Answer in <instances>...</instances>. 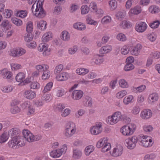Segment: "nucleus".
<instances>
[{"label": "nucleus", "mask_w": 160, "mask_h": 160, "mask_svg": "<svg viewBox=\"0 0 160 160\" xmlns=\"http://www.w3.org/2000/svg\"><path fill=\"white\" fill-rule=\"evenodd\" d=\"M137 142L138 139L137 136H133L126 139L124 143L128 148L132 149L135 147Z\"/></svg>", "instance_id": "20e7f679"}, {"label": "nucleus", "mask_w": 160, "mask_h": 160, "mask_svg": "<svg viewBox=\"0 0 160 160\" xmlns=\"http://www.w3.org/2000/svg\"><path fill=\"white\" fill-rule=\"evenodd\" d=\"M142 46L140 44H138L131 51L132 54L134 55H138L142 48Z\"/></svg>", "instance_id": "2eb2a0df"}, {"label": "nucleus", "mask_w": 160, "mask_h": 160, "mask_svg": "<svg viewBox=\"0 0 160 160\" xmlns=\"http://www.w3.org/2000/svg\"><path fill=\"white\" fill-rule=\"evenodd\" d=\"M83 94V92L81 90H74L72 93V97L75 100H79L82 97Z\"/></svg>", "instance_id": "f8f14e48"}, {"label": "nucleus", "mask_w": 160, "mask_h": 160, "mask_svg": "<svg viewBox=\"0 0 160 160\" xmlns=\"http://www.w3.org/2000/svg\"><path fill=\"white\" fill-rule=\"evenodd\" d=\"M111 20V17L109 16H106L104 17L101 20L102 23L105 24L109 22Z\"/></svg>", "instance_id": "603ef678"}, {"label": "nucleus", "mask_w": 160, "mask_h": 160, "mask_svg": "<svg viewBox=\"0 0 160 160\" xmlns=\"http://www.w3.org/2000/svg\"><path fill=\"white\" fill-rule=\"evenodd\" d=\"M13 89V86H10L2 87V90L3 92H11Z\"/></svg>", "instance_id": "680f3d73"}, {"label": "nucleus", "mask_w": 160, "mask_h": 160, "mask_svg": "<svg viewBox=\"0 0 160 160\" xmlns=\"http://www.w3.org/2000/svg\"><path fill=\"white\" fill-rule=\"evenodd\" d=\"M102 130V124L99 123L91 128L90 131L92 134L97 135L101 133Z\"/></svg>", "instance_id": "39448f33"}, {"label": "nucleus", "mask_w": 160, "mask_h": 160, "mask_svg": "<svg viewBox=\"0 0 160 160\" xmlns=\"http://www.w3.org/2000/svg\"><path fill=\"white\" fill-rule=\"evenodd\" d=\"M126 12L124 10H121L118 12L116 14V16L117 19L121 20L126 15Z\"/></svg>", "instance_id": "c756f323"}, {"label": "nucleus", "mask_w": 160, "mask_h": 160, "mask_svg": "<svg viewBox=\"0 0 160 160\" xmlns=\"http://www.w3.org/2000/svg\"><path fill=\"white\" fill-rule=\"evenodd\" d=\"M12 140L8 142L9 147L12 148H14L15 146H17V140L20 138V136L17 137V138H12Z\"/></svg>", "instance_id": "a878e982"}, {"label": "nucleus", "mask_w": 160, "mask_h": 160, "mask_svg": "<svg viewBox=\"0 0 160 160\" xmlns=\"http://www.w3.org/2000/svg\"><path fill=\"white\" fill-rule=\"evenodd\" d=\"M137 138L138 139V142L139 143V142H142L143 141H147V138H148V137L147 136H143L142 137L141 136H137Z\"/></svg>", "instance_id": "69168bd1"}, {"label": "nucleus", "mask_w": 160, "mask_h": 160, "mask_svg": "<svg viewBox=\"0 0 160 160\" xmlns=\"http://www.w3.org/2000/svg\"><path fill=\"white\" fill-rule=\"evenodd\" d=\"M112 50V48L110 45H106L102 47L100 49L99 52L102 54L110 52Z\"/></svg>", "instance_id": "412c9836"}, {"label": "nucleus", "mask_w": 160, "mask_h": 160, "mask_svg": "<svg viewBox=\"0 0 160 160\" xmlns=\"http://www.w3.org/2000/svg\"><path fill=\"white\" fill-rule=\"evenodd\" d=\"M109 5L112 10L115 9L117 7V2L115 0H111L109 2Z\"/></svg>", "instance_id": "ea45409f"}, {"label": "nucleus", "mask_w": 160, "mask_h": 160, "mask_svg": "<svg viewBox=\"0 0 160 160\" xmlns=\"http://www.w3.org/2000/svg\"><path fill=\"white\" fill-rule=\"evenodd\" d=\"M16 16L21 18H25L27 14V12L26 10H19L17 11Z\"/></svg>", "instance_id": "72a5a7b5"}, {"label": "nucleus", "mask_w": 160, "mask_h": 160, "mask_svg": "<svg viewBox=\"0 0 160 160\" xmlns=\"http://www.w3.org/2000/svg\"><path fill=\"white\" fill-rule=\"evenodd\" d=\"M26 30L27 32H31L32 31L33 26L32 23L31 22H29L27 23Z\"/></svg>", "instance_id": "5fc2aeb1"}, {"label": "nucleus", "mask_w": 160, "mask_h": 160, "mask_svg": "<svg viewBox=\"0 0 160 160\" xmlns=\"http://www.w3.org/2000/svg\"><path fill=\"white\" fill-rule=\"evenodd\" d=\"M63 67L62 65L59 64L56 66L54 70V73L57 75L61 73V72L63 69Z\"/></svg>", "instance_id": "58836bf2"}, {"label": "nucleus", "mask_w": 160, "mask_h": 160, "mask_svg": "<svg viewBox=\"0 0 160 160\" xmlns=\"http://www.w3.org/2000/svg\"><path fill=\"white\" fill-rule=\"evenodd\" d=\"M111 148V144L108 143L107 141L102 148L101 151L103 152H106L110 150Z\"/></svg>", "instance_id": "c9c22d12"}, {"label": "nucleus", "mask_w": 160, "mask_h": 160, "mask_svg": "<svg viewBox=\"0 0 160 160\" xmlns=\"http://www.w3.org/2000/svg\"><path fill=\"white\" fill-rule=\"evenodd\" d=\"M24 97L28 99H32L36 96V93L30 90H26L24 93Z\"/></svg>", "instance_id": "9b49d317"}, {"label": "nucleus", "mask_w": 160, "mask_h": 160, "mask_svg": "<svg viewBox=\"0 0 160 160\" xmlns=\"http://www.w3.org/2000/svg\"><path fill=\"white\" fill-rule=\"evenodd\" d=\"M94 150L93 147L91 145L87 147L85 149L86 154L89 155Z\"/></svg>", "instance_id": "13d9d810"}, {"label": "nucleus", "mask_w": 160, "mask_h": 160, "mask_svg": "<svg viewBox=\"0 0 160 160\" xmlns=\"http://www.w3.org/2000/svg\"><path fill=\"white\" fill-rule=\"evenodd\" d=\"M149 11L152 13H156L160 11L159 8L155 5L151 6L149 8Z\"/></svg>", "instance_id": "7c9ffc66"}, {"label": "nucleus", "mask_w": 160, "mask_h": 160, "mask_svg": "<svg viewBox=\"0 0 160 160\" xmlns=\"http://www.w3.org/2000/svg\"><path fill=\"white\" fill-rule=\"evenodd\" d=\"M17 57H19L24 54L26 52L25 50L24 49L22 48H19L17 49Z\"/></svg>", "instance_id": "e2e57ef3"}, {"label": "nucleus", "mask_w": 160, "mask_h": 160, "mask_svg": "<svg viewBox=\"0 0 160 160\" xmlns=\"http://www.w3.org/2000/svg\"><path fill=\"white\" fill-rule=\"evenodd\" d=\"M1 26L2 28H3L4 29V30H3V29L2 30L4 31L5 29V31L6 32V31L9 30L11 28L12 25L8 20H4L2 22Z\"/></svg>", "instance_id": "aec40b11"}, {"label": "nucleus", "mask_w": 160, "mask_h": 160, "mask_svg": "<svg viewBox=\"0 0 160 160\" xmlns=\"http://www.w3.org/2000/svg\"><path fill=\"white\" fill-rule=\"evenodd\" d=\"M47 22L45 21H41L38 23L37 26L38 29L41 30H44L46 29Z\"/></svg>", "instance_id": "f704fd0d"}, {"label": "nucleus", "mask_w": 160, "mask_h": 160, "mask_svg": "<svg viewBox=\"0 0 160 160\" xmlns=\"http://www.w3.org/2000/svg\"><path fill=\"white\" fill-rule=\"evenodd\" d=\"M33 37L31 32H27L25 36L24 39L25 41L29 42L32 40Z\"/></svg>", "instance_id": "49530a36"}, {"label": "nucleus", "mask_w": 160, "mask_h": 160, "mask_svg": "<svg viewBox=\"0 0 160 160\" xmlns=\"http://www.w3.org/2000/svg\"><path fill=\"white\" fill-rule=\"evenodd\" d=\"M73 27L74 28L80 31L84 30L86 28L85 24L81 22H77L74 23Z\"/></svg>", "instance_id": "6ab92c4d"}, {"label": "nucleus", "mask_w": 160, "mask_h": 160, "mask_svg": "<svg viewBox=\"0 0 160 160\" xmlns=\"http://www.w3.org/2000/svg\"><path fill=\"white\" fill-rule=\"evenodd\" d=\"M133 98L132 96H129L127 98L125 97L124 98L123 100V102L125 104L128 105L129 103H131Z\"/></svg>", "instance_id": "a19ab883"}, {"label": "nucleus", "mask_w": 160, "mask_h": 160, "mask_svg": "<svg viewBox=\"0 0 160 160\" xmlns=\"http://www.w3.org/2000/svg\"><path fill=\"white\" fill-rule=\"evenodd\" d=\"M61 38L63 41H68L70 38V33L66 31H64L61 33Z\"/></svg>", "instance_id": "b1692460"}, {"label": "nucleus", "mask_w": 160, "mask_h": 160, "mask_svg": "<svg viewBox=\"0 0 160 160\" xmlns=\"http://www.w3.org/2000/svg\"><path fill=\"white\" fill-rule=\"evenodd\" d=\"M158 98V94L155 93L151 94L149 95L148 98L149 103L151 104L152 103L157 101Z\"/></svg>", "instance_id": "4be33fe9"}, {"label": "nucleus", "mask_w": 160, "mask_h": 160, "mask_svg": "<svg viewBox=\"0 0 160 160\" xmlns=\"http://www.w3.org/2000/svg\"><path fill=\"white\" fill-rule=\"evenodd\" d=\"M9 137L7 132L3 133L0 136V143H2L6 142Z\"/></svg>", "instance_id": "2f4dec72"}, {"label": "nucleus", "mask_w": 160, "mask_h": 160, "mask_svg": "<svg viewBox=\"0 0 160 160\" xmlns=\"http://www.w3.org/2000/svg\"><path fill=\"white\" fill-rule=\"evenodd\" d=\"M22 133L23 137L28 142H33L34 135L29 131L27 130H23Z\"/></svg>", "instance_id": "1a4fd4ad"}, {"label": "nucleus", "mask_w": 160, "mask_h": 160, "mask_svg": "<svg viewBox=\"0 0 160 160\" xmlns=\"http://www.w3.org/2000/svg\"><path fill=\"white\" fill-rule=\"evenodd\" d=\"M120 86L122 88H127L128 87L127 82L124 79H121L119 82Z\"/></svg>", "instance_id": "79ce46f5"}, {"label": "nucleus", "mask_w": 160, "mask_h": 160, "mask_svg": "<svg viewBox=\"0 0 160 160\" xmlns=\"http://www.w3.org/2000/svg\"><path fill=\"white\" fill-rule=\"evenodd\" d=\"M120 132L124 135H131L133 134V132L130 130L127 125L123 126L121 128Z\"/></svg>", "instance_id": "4468645a"}, {"label": "nucleus", "mask_w": 160, "mask_h": 160, "mask_svg": "<svg viewBox=\"0 0 160 160\" xmlns=\"http://www.w3.org/2000/svg\"><path fill=\"white\" fill-rule=\"evenodd\" d=\"M69 77L68 74L66 72H62L57 75L56 78L58 81H63L67 80Z\"/></svg>", "instance_id": "dca6fc26"}, {"label": "nucleus", "mask_w": 160, "mask_h": 160, "mask_svg": "<svg viewBox=\"0 0 160 160\" xmlns=\"http://www.w3.org/2000/svg\"><path fill=\"white\" fill-rule=\"evenodd\" d=\"M116 38L118 40L122 42L125 41L127 39L125 35L122 33L118 34Z\"/></svg>", "instance_id": "37998d69"}, {"label": "nucleus", "mask_w": 160, "mask_h": 160, "mask_svg": "<svg viewBox=\"0 0 160 160\" xmlns=\"http://www.w3.org/2000/svg\"><path fill=\"white\" fill-rule=\"evenodd\" d=\"M52 38V33L51 32H49L44 34L42 36V39L44 42H46Z\"/></svg>", "instance_id": "cd10ccee"}, {"label": "nucleus", "mask_w": 160, "mask_h": 160, "mask_svg": "<svg viewBox=\"0 0 160 160\" xmlns=\"http://www.w3.org/2000/svg\"><path fill=\"white\" fill-rule=\"evenodd\" d=\"M0 74H2L3 78L7 79H10L12 76V73L6 69H3L0 71Z\"/></svg>", "instance_id": "a211bd4d"}, {"label": "nucleus", "mask_w": 160, "mask_h": 160, "mask_svg": "<svg viewBox=\"0 0 160 160\" xmlns=\"http://www.w3.org/2000/svg\"><path fill=\"white\" fill-rule=\"evenodd\" d=\"M81 10L82 14H84L88 13L89 11V8L87 5H84L82 6Z\"/></svg>", "instance_id": "bf43d9fd"}, {"label": "nucleus", "mask_w": 160, "mask_h": 160, "mask_svg": "<svg viewBox=\"0 0 160 160\" xmlns=\"http://www.w3.org/2000/svg\"><path fill=\"white\" fill-rule=\"evenodd\" d=\"M107 141V138H103V139H101L97 143L96 146L98 148H100L103 146L105 143Z\"/></svg>", "instance_id": "e433bc0d"}, {"label": "nucleus", "mask_w": 160, "mask_h": 160, "mask_svg": "<svg viewBox=\"0 0 160 160\" xmlns=\"http://www.w3.org/2000/svg\"><path fill=\"white\" fill-rule=\"evenodd\" d=\"M76 72L79 75H84L89 72V70L84 68H78Z\"/></svg>", "instance_id": "473e14b6"}, {"label": "nucleus", "mask_w": 160, "mask_h": 160, "mask_svg": "<svg viewBox=\"0 0 160 160\" xmlns=\"http://www.w3.org/2000/svg\"><path fill=\"white\" fill-rule=\"evenodd\" d=\"M12 22L17 26H21L22 24V21L17 18H12Z\"/></svg>", "instance_id": "4c0bfd02"}, {"label": "nucleus", "mask_w": 160, "mask_h": 160, "mask_svg": "<svg viewBox=\"0 0 160 160\" xmlns=\"http://www.w3.org/2000/svg\"><path fill=\"white\" fill-rule=\"evenodd\" d=\"M160 23V22L159 21H154L153 23L151 24L150 26L152 28H157Z\"/></svg>", "instance_id": "774afa93"}, {"label": "nucleus", "mask_w": 160, "mask_h": 160, "mask_svg": "<svg viewBox=\"0 0 160 160\" xmlns=\"http://www.w3.org/2000/svg\"><path fill=\"white\" fill-rule=\"evenodd\" d=\"M82 154L81 152L78 150H75L73 151V157L75 158H78L80 157Z\"/></svg>", "instance_id": "864d4df0"}, {"label": "nucleus", "mask_w": 160, "mask_h": 160, "mask_svg": "<svg viewBox=\"0 0 160 160\" xmlns=\"http://www.w3.org/2000/svg\"><path fill=\"white\" fill-rule=\"evenodd\" d=\"M71 112V110L69 108H66L61 112V115L62 117H66Z\"/></svg>", "instance_id": "4d7b16f0"}, {"label": "nucleus", "mask_w": 160, "mask_h": 160, "mask_svg": "<svg viewBox=\"0 0 160 160\" xmlns=\"http://www.w3.org/2000/svg\"><path fill=\"white\" fill-rule=\"evenodd\" d=\"M35 68L40 73L43 72L44 70H47L49 68V66L46 64H42L36 66Z\"/></svg>", "instance_id": "5701e85b"}, {"label": "nucleus", "mask_w": 160, "mask_h": 160, "mask_svg": "<svg viewBox=\"0 0 160 160\" xmlns=\"http://www.w3.org/2000/svg\"><path fill=\"white\" fill-rule=\"evenodd\" d=\"M141 12L140 8L136 6L131 9L129 12L134 14H138L139 13Z\"/></svg>", "instance_id": "c03bdc74"}, {"label": "nucleus", "mask_w": 160, "mask_h": 160, "mask_svg": "<svg viewBox=\"0 0 160 160\" xmlns=\"http://www.w3.org/2000/svg\"><path fill=\"white\" fill-rule=\"evenodd\" d=\"M152 113L151 110L149 109L144 110L141 112V117L145 119H148L152 116Z\"/></svg>", "instance_id": "ddd939ff"}, {"label": "nucleus", "mask_w": 160, "mask_h": 160, "mask_svg": "<svg viewBox=\"0 0 160 160\" xmlns=\"http://www.w3.org/2000/svg\"><path fill=\"white\" fill-rule=\"evenodd\" d=\"M130 49L129 47L124 46L121 49V52L124 55L128 54L130 51Z\"/></svg>", "instance_id": "052dcab7"}, {"label": "nucleus", "mask_w": 160, "mask_h": 160, "mask_svg": "<svg viewBox=\"0 0 160 160\" xmlns=\"http://www.w3.org/2000/svg\"><path fill=\"white\" fill-rule=\"evenodd\" d=\"M147 26V25L145 22H141L136 25L135 29L138 32H142L146 30Z\"/></svg>", "instance_id": "9d476101"}, {"label": "nucleus", "mask_w": 160, "mask_h": 160, "mask_svg": "<svg viewBox=\"0 0 160 160\" xmlns=\"http://www.w3.org/2000/svg\"><path fill=\"white\" fill-rule=\"evenodd\" d=\"M134 68V65L131 63L126 64L124 67V70L126 71L132 70Z\"/></svg>", "instance_id": "de8ad7c7"}, {"label": "nucleus", "mask_w": 160, "mask_h": 160, "mask_svg": "<svg viewBox=\"0 0 160 160\" xmlns=\"http://www.w3.org/2000/svg\"><path fill=\"white\" fill-rule=\"evenodd\" d=\"M20 130L17 128H13L10 130L8 133L9 137L11 138H17V137L20 136Z\"/></svg>", "instance_id": "6e6552de"}, {"label": "nucleus", "mask_w": 160, "mask_h": 160, "mask_svg": "<svg viewBox=\"0 0 160 160\" xmlns=\"http://www.w3.org/2000/svg\"><path fill=\"white\" fill-rule=\"evenodd\" d=\"M61 153L58 149L54 150L50 153V156L54 158L60 157Z\"/></svg>", "instance_id": "bb28decb"}, {"label": "nucleus", "mask_w": 160, "mask_h": 160, "mask_svg": "<svg viewBox=\"0 0 160 160\" xmlns=\"http://www.w3.org/2000/svg\"><path fill=\"white\" fill-rule=\"evenodd\" d=\"M48 45L46 43H40L38 47V50L40 52L43 51V54L45 56H48L50 54V49L48 48Z\"/></svg>", "instance_id": "423d86ee"}, {"label": "nucleus", "mask_w": 160, "mask_h": 160, "mask_svg": "<svg viewBox=\"0 0 160 160\" xmlns=\"http://www.w3.org/2000/svg\"><path fill=\"white\" fill-rule=\"evenodd\" d=\"M50 75V72L47 70H44L43 72V74L42 76V78L44 80H46L48 78Z\"/></svg>", "instance_id": "09e8293b"}, {"label": "nucleus", "mask_w": 160, "mask_h": 160, "mask_svg": "<svg viewBox=\"0 0 160 160\" xmlns=\"http://www.w3.org/2000/svg\"><path fill=\"white\" fill-rule=\"evenodd\" d=\"M43 0H36L32 7L33 14L39 18H42L46 15V12L43 8Z\"/></svg>", "instance_id": "f257e3e1"}, {"label": "nucleus", "mask_w": 160, "mask_h": 160, "mask_svg": "<svg viewBox=\"0 0 160 160\" xmlns=\"http://www.w3.org/2000/svg\"><path fill=\"white\" fill-rule=\"evenodd\" d=\"M156 156L155 154H147L144 157L145 160H152Z\"/></svg>", "instance_id": "338daca9"}, {"label": "nucleus", "mask_w": 160, "mask_h": 160, "mask_svg": "<svg viewBox=\"0 0 160 160\" xmlns=\"http://www.w3.org/2000/svg\"><path fill=\"white\" fill-rule=\"evenodd\" d=\"M123 148L121 145H118L115 148L112 154V156L118 157L121 156L123 152Z\"/></svg>", "instance_id": "0eeeda50"}, {"label": "nucleus", "mask_w": 160, "mask_h": 160, "mask_svg": "<svg viewBox=\"0 0 160 160\" xmlns=\"http://www.w3.org/2000/svg\"><path fill=\"white\" fill-rule=\"evenodd\" d=\"M20 109L17 106H13L10 109L11 112L13 114H16L19 112Z\"/></svg>", "instance_id": "3c124183"}, {"label": "nucleus", "mask_w": 160, "mask_h": 160, "mask_svg": "<svg viewBox=\"0 0 160 160\" xmlns=\"http://www.w3.org/2000/svg\"><path fill=\"white\" fill-rule=\"evenodd\" d=\"M127 117L122 116L121 112H115L111 116H109L106 119V122L109 124L113 125L117 123L120 120H124Z\"/></svg>", "instance_id": "f03ea898"}, {"label": "nucleus", "mask_w": 160, "mask_h": 160, "mask_svg": "<svg viewBox=\"0 0 160 160\" xmlns=\"http://www.w3.org/2000/svg\"><path fill=\"white\" fill-rule=\"evenodd\" d=\"M102 56V55H100L98 54L95 55L92 59V62L96 64H100L103 62Z\"/></svg>", "instance_id": "f3484780"}, {"label": "nucleus", "mask_w": 160, "mask_h": 160, "mask_svg": "<svg viewBox=\"0 0 160 160\" xmlns=\"http://www.w3.org/2000/svg\"><path fill=\"white\" fill-rule=\"evenodd\" d=\"M153 142L151 139H147V141H143L142 142L139 143V145L145 147H148L152 146Z\"/></svg>", "instance_id": "393cba45"}, {"label": "nucleus", "mask_w": 160, "mask_h": 160, "mask_svg": "<svg viewBox=\"0 0 160 160\" xmlns=\"http://www.w3.org/2000/svg\"><path fill=\"white\" fill-rule=\"evenodd\" d=\"M55 110L58 111H62L65 108V106L62 104L60 103L56 105L54 107Z\"/></svg>", "instance_id": "8fccbe9b"}, {"label": "nucleus", "mask_w": 160, "mask_h": 160, "mask_svg": "<svg viewBox=\"0 0 160 160\" xmlns=\"http://www.w3.org/2000/svg\"><path fill=\"white\" fill-rule=\"evenodd\" d=\"M40 85L37 82H32L30 84V87L31 89H35L39 87Z\"/></svg>", "instance_id": "0e129e2a"}, {"label": "nucleus", "mask_w": 160, "mask_h": 160, "mask_svg": "<svg viewBox=\"0 0 160 160\" xmlns=\"http://www.w3.org/2000/svg\"><path fill=\"white\" fill-rule=\"evenodd\" d=\"M25 78L24 73L19 72L18 73L16 77V80L18 82H22L24 79Z\"/></svg>", "instance_id": "c85d7f7f"}, {"label": "nucleus", "mask_w": 160, "mask_h": 160, "mask_svg": "<svg viewBox=\"0 0 160 160\" xmlns=\"http://www.w3.org/2000/svg\"><path fill=\"white\" fill-rule=\"evenodd\" d=\"M126 93L127 92L125 90H122L117 93L116 96L118 98H122L126 95Z\"/></svg>", "instance_id": "6e6d98bb"}, {"label": "nucleus", "mask_w": 160, "mask_h": 160, "mask_svg": "<svg viewBox=\"0 0 160 160\" xmlns=\"http://www.w3.org/2000/svg\"><path fill=\"white\" fill-rule=\"evenodd\" d=\"M75 125L73 122H69L67 123L65 129V135L67 138L72 136L75 132L76 128Z\"/></svg>", "instance_id": "7ed1b4c3"}, {"label": "nucleus", "mask_w": 160, "mask_h": 160, "mask_svg": "<svg viewBox=\"0 0 160 160\" xmlns=\"http://www.w3.org/2000/svg\"><path fill=\"white\" fill-rule=\"evenodd\" d=\"M53 85V83L52 82L48 83L45 87L43 92L45 93L50 90Z\"/></svg>", "instance_id": "a18cd8bd"}]
</instances>
